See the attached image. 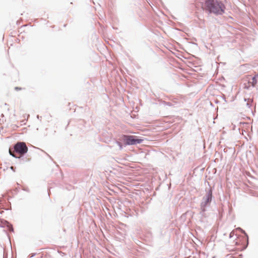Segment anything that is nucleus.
Instances as JSON below:
<instances>
[{
  "label": "nucleus",
  "instance_id": "obj_5",
  "mask_svg": "<svg viewBox=\"0 0 258 258\" xmlns=\"http://www.w3.org/2000/svg\"><path fill=\"white\" fill-rule=\"evenodd\" d=\"M256 76H254L252 78V80L250 82H248V84H250L252 87H254L256 83H257V80L256 79Z\"/></svg>",
  "mask_w": 258,
  "mask_h": 258
},
{
  "label": "nucleus",
  "instance_id": "obj_1",
  "mask_svg": "<svg viewBox=\"0 0 258 258\" xmlns=\"http://www.w3.org/2000/svg\"><path fill=\"white\" fill-rule=\"evenodd\" d=\"M203 8L210 13L216 15H221L224 12L225 7L217 0H206Z\"/></svg>",
  "mask_w": 258,
  "mask_h": 258
},
{
  "label": "nucleus",
  "instance_id": "obj_3",
  "mask_svg": "<svg viewBox=\"0 0 258 258\" xmlns=\"http://www.w3.org/2000/svg\"><path fill=\"white\" fill-rule=\"evenodd\" d=\"M14 151L19 154L20 155H23L27 152L28 148L25 143L19 142L15 145Z\"/></svg>",
  "mask_w": 258,
  "mask_h": 258
},
{
  "label": "nucleus",
  "instance_id": "obj_7",
  "mask_svg": "<svg viewBox=\"0 0 258 258\" xmlns=\"http://www.w3.org/2000/svg\"><path fill=\"white\" fill-rule=\"evenodd\" d=\"M244 248H245L244 245H242V246H240V247L237 248V249L239 250H243Z\"/></svg>",
  "mask_w": 258,
  "mask_h": 258
},
{
  "label": "nucleus",
  "instance_id": "obj_2",
  "mask_svg": "<svg viewBox=\"0 0 258 258\" xmlns=\"http://www.w3.org/2000/svg\"><path fill=\"white\" fill-rule=\"evenodd\" d=\"M121 140L123 141L126 145H133L141 143L143 140L138 139L137 137L134 136L123 135L121 137Z\"/></svg>",
  "mask_w": 258,
  "mask_h": 258
},
{
  "label": "nucleus",
  "instance_id": "obj_10",
  "mask_svg": "<svg viewBox=\"0 0 258 258\" xmlns=\"http://www.w3.org/2000/svg\"><path fill=\"white\" fill-rule=\"evenodd\" d=\"M236 244H238V242L237 241L236 242Z\"/></svg>",
  "mask_w": 258,
  "mask_h": 258
},
{
  "label": "nucleus",
  "instance_id": "obj_4",
  "mask_svg": "<svg viewBox=\"0 0 258 258\" xmlns=\"http://www.w3.org/2000/svg\"><path fill=\"white\" fill-rule=\"evenodd\" d=\"M212 190L210 189L209 191V192L207 196V198L204 202L205 206H206L209 203L211 202V200H212Z\"/></svg>",
  "mask_w": 258,
  "mask_h": 258
},
{
  "label": "nucleus",
  "instance_id": "obj_9",
  "mask_svg": "<svg viewBox=\"0 0 258 258\" xmlns=\"http://www.w3.org/2000/svg\"><path fill=\"white\" fill-rule=\"evenodd\" d=\"M247 88H248L249 87H250V86L249 85L248 87H246Z\"/></svg>",
  "mask_w": 258,
  "mask_h": 258
},
{
  "label": "nucleus",
  "instance_id": "obj_6",
  "mask_svg": "<svg viewBox=\"0 0 258 258\" xmlns=\"http://www.w3.org/2000/svg\"><path fill=\"white\" fill-rule=\"evenodd\" d=\"M14 152H15L14 150L12 151V149H9V153H10V155H11L12 156H13L14 157H17V156L15 154H14Z\"/></svg>",
  "mask_w": 258,
  "mask_h": 258
},
{
  "label": "nucleus",
  "instance_id": "obj_8",
  "mask_svg": "<svg viewBox=\"0 0 258 258\" xmlns=\"http://www.w3.org/2000/svg\"><path fill=\"white\" fill-rule=\"evenodd\" d=\"M22 89L20 88H19V87H15V90H21Z\"/></svg>",
  "mask_w": 258,
  "mask_h": 258
}]
</instances>
